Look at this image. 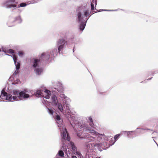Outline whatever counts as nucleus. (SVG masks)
<instances>
[{
    "label": "nucleus",
    "mask_w": 158,
    "mask_h": 158,
    "mask_svg": "<svg viewBox=\"0 0 158 158\" xmlns=\"http://www.w3.org/2000/svg\"><path fill=\"white\" fill-rule=\"evenodd\" d=\"M101 143H94V147H96L97 148L99 149L100 147H102Z\"/></svg>",
    "instance_id": "nucleus-25"
},
{
    "label": "nucleus",
    "mask_w": 158,
    "mask_h": 158,
    "mask_svg": "<svg viewBox=\"0 0 158 158\" xmlns=\"http://www.w3.org/2000/svg\"><path fill=\"white\" fill-rule=\"evenodd\" d=\"M55 90L53 91V92H56V91H58L60 94V97L62 99L64 103L65 109L66 108V104H68L67 103L70 101L69 98L67 97L64 94H62L63 91V89L62 84L59 82H58L56 83V84L54 88Z\"/></svg>",
    "instance_id": "nucleus-8"
},
{
    "label": "nucleus",
    "mask_w": 158,
    "mask_h": 158,
    "mask_svg": "<svg viewBox=\"0 0 158 158\" xmlns=\"http://www.w3.org/2000/svg\"><path fill=\"white\" fill-rule=\"evenodd\" d=\"M38 2V1L36 0H35V1H34H34H32L31 2V3H37V2Z\"/></svg>",
    "instance_id": "nucleus-38"
},
{
    "label": "nucleus",
    "mask_w": 158,
    "mask_h": 158,
    "mask_svg": "<svg viewBox=\"0 0 158 158\" xmlns=\"http://www.w3.org/2000/svg\"><path fill=\"white\" fill-rule=\"evenodd\" d=\"M152 78V77H151V78H150L148 79H147V80H151Z\"/></svg>",
    "instance_id": "nucleus-40"
},
{
    "label": "nucleus",
    "mask_w": 158,
    "mask_h": 158,
    "mask_svg": "<svg viewBox=\"0 0 158 158\" xmlns=\"http://www.w3.org/2000/svg\"><path fill=\"white\" fill-rule=\"evenodd\" d=\"M116 141H114H114L112 140L110 141L109 144V145L110 146H112V145H113L114 143H115Z\"/></svg>",
    "instance_id": "nucleus-30"
},
{
    "label": "nucleus",
    "mask_w": 158,
    "mask_h": 158,
    "mask_svg": "<svg viewBox=\"0 0 158 158\" xmlns=\"http://www.w3.org/2000/svg\"><path fill=\"white\" fill-rule=\"evenodd\" d=\"M17 3L15 0H5L2 2L1 5L2 7L6 8H13V10L17 11L19 9L17 7Z\"/></svg>",
    "instance_id": "nucleus-10"
},
{
    "label": "nucleus",
    "mask_w": 158,
    "mask_h": 158,
    "mask_svg": "<svg viewBox=\"0 0 158 158\" xmlns=\"http://www.w3.org/2000/svg\"><path fill=\"white\" fill-rule=\"evenodd\" d=\"M48 63L44 59V56L42 54L38 58H33L31 60L32 66L34 68L40 67L41 64L43 62Z\"/></svg>",
    "instance_id": "nucleus-12"
},
{
    "label": "nucleus",
    "mask_w": 158,
    "mask_h": 158,
    "mask_svg": "<svg viewBox=\"0 0 158 158\" xmlns=\"http://www.w3.org/2000/svg\"><path fill=\"white\" fill-rule=\"evenodd\" d=\"M61 52H59L57 48H55L51 49L50 51H47L43 53L42 55L44 56V59L46 62H48L49 61L53 59L55 56L58 53L60 54Z\"/></svg>",
    "instance_id": "nucleus-9"
},
{
    "label": "nucleus",
    "mask_w": 158,
    "mask_h": 158,
    "mask_svg": "<svg viewBox=\"0 0 158 158\" xmlns=\"http://www.w3.org/2000/svg\"><path fill=\"white\" fill-rule=\"evenodd\" d=\"M18 54L20 57H22L23 56L24 53L22 51H19L18 52Z\"/></svg>",
    "instance_id": "nucleus-27"
},
{
    "label": "nucleus",
    "mask_w": 158,
    "mask_h": 158,
    "mask_svg": "<svg viewBox=\"0 0 158 158\" xmlns=\"http://www.w3.org/2000/svg\"><path fill=\"white\" fill-rule=\"evenodd\" d=\"M91 2L93 3L94 4L95 3V6L97 5V1L96 0H92V1Z\"/></svg>",
    "instance_id": "nucleus-36"
},
{
    "label": "nucleus",
    "mask_w": 158,
    "mask_h": 158,
    "mask_svg": "<svg viewBox=\"0 0 158 158\" xmlns=\"http://www.w3.org/2000/svg\"><path fill=\"white\" fill-rule=\"evenodd\" d=\"M64 131L61 132L62 137L61 139V145L63 150L67 155V157H69V156L68 154L70 155L71 152H70L69 148H67L66 143V140L69 141L70 140V138L67 133L66 129L65 128H64Z\"/></svg>",
    "instance_id": "nucleus-7"
},
{
    "label": "nucleus",
    "mask_w": 158,
    "mask_h": 158,
    "mask_svg": "<svg viewBox=\"0 0 158 158\" xmlns=\"http://www.w3.org/2000/svg\"><path fill=\"white\" fill-rule=\"evenodd\" d=\"M4 91V89H3L1 91V95L0 96V102L4 101L1 100L3 99V98H2V95H3V93Z\"/></svg>",
    "instance_id": "nucleus-29"
},
{
    "label": "nucleus",
    "mask_w": 158,
    "mask_h": 158,
    "mask_svg": "<svg viewBox=\"0 0 158 158\" xmlns=\"http://www.w3.org/2000/svg\"><path fill=\"white\" fill-rule=\"evenodd\" d=\"M154 142H155L156 143V144H157V143H156V141H155L154 140Z\"/></svg>",
    "instance_id": "nucleus-43"
},
{
    "label": "nucleus",
    "mask_w": 158,
    "mask_h": 158,
    "mask_svg": "<svg viewBox=\"0 0 158 158\" xmlns=\"http://www.w3.org/2000/svg\"><path fill=\"white\" fill-rule=\"evenodd\" d=\"M100 158V157H98V158Z\"/></svg>",
    "instance_id": "nucleus-46"
},
{
    "label": "nucleus",
    "mask_w": 158,
    "mask_h": 158,
    "mask_svg": "<svg viewBox=\"0 0 158 158\" xmlns=\"http://www.w3.org/2000/svg\"><path fill=\"white\" fill-rule=\"evenodd\" d=\"M15 23L14 18H10L7 23V24L9 27H12L15 25Z\"/></svg>",
    "instance_id": "nucleus-18"
},
{
    "label": "nucleus",
    "mask_w": 158,
    "mask_h": 158,
    "mask_svg": "<svg viewBox=\"0 0 158 158\" xmlns=\"http://www.w3.org/2000/svg\"><path fill=\"white\" fill-rule=\"evenodd\" d=\"M151 131H153V130H151Z\"/></svg>",
    "instance_id": "nucleus-44"
},
{
    "label": "nucleus",
    "mask_w": 158,
    "mask_h": 158,
    "mask_svg": "<svg viewBox=\"0 0 158 158\" xmlns=\"http://www.w3.org/2000/svg\"><path fill=\"white\" fill-rule=\"evenodd\" d=\"M13 60L14 61V62L15 63L17 62V56L15 55H13L12 56Z\"/></svg>",
    "instance_id": "nucleus-32"
},
{
    "label": "nucleus",
    "mask_w": 158,
    "mask_h": 158,
    "mask_svg": "<svg viewBox=\"0 0 158 158\" xmlns=\"http://www.w3.org/2000/svg\"><path fill=\"white\" fill-rule=\"evenodd\" d=\"M137 129H140L141 130H150V129H148L140 128H137Z\"/></svg>",
    "instance_id": "nucleus-37"
},
{
    "label": "nucleus",
    "mask_w": 158,
    "mask_h": 158,
    "mask_svg": "<svg viewBox=\"0 0 158 158\" xmlns=\"http://www.w3.org/2000/svg\"><path fill=\"white\" fill-rule=\"evenodd\" d=\"M27 6V4L26 3L24 2H22L21 3H20L18 6H17V7H18V8L21 7H24Z\"/></svg>",
    "instance_id": "nucleus-26"
},
{
    "label": "nucleus",
    "mask_w": 158,
    "mask_h": 158,
    "mask_svg": "<svg viewBox=\"0 0 158 158\" xmlns=\"http://www.w3.org/2000/svg\"><path fill=\"white\" fill-rule=\"evenodd\" d=\"M2 51L5 53H9L10 54H13L14 52V51L12 49H7L5 48L2 49Z\"/></svg>",
    "instance_id": "nucleus-21"
},
{
    "label": "nucleus",
    "mask_w": 158,
    "mask_h": 158,
    "mask_svg": "<svg viewBox=\"0 0 158 158\" xmlns=\"http://www.w3.org/2000/svg\"><path fill=\"white\" fill-rule=\"evenodd\" d=\"M31 91L27 89H24L23 91H19L18 90L14 89L12 91V94H8L4 90L3 97H6V100L13 101H19L28 98L30 97L29 94Z\"/></svg>",
    "instance_id": "nucleus-1"
},
{
    "label": "nucleus",
    "mask_w": 158,
    "mask_h": 158,
    "mask_svg": "<svg viewBox=\"0 0 158 158\" xmlns=\"http://www.w3.org/2000/svg\"><path fill=\"white\" fill-rule=\"evenodd\" d=\"M79 124L80 125H77V126L78 127L79 126H80V127H81V128L83 127L86 128L85 131H86L89 132L92 135H95V136H98V137L97 138V139L98 141L99 142L107 140L108 139V137L107 136L105 135L104 134H100L94 130L89 129L88 125L86 124H84L83 125H81L80 123Z\"/></svg>",
    "instance_id": "nucleus-4"
},
{
    "label": "nucleus",
    "mask_w": 158,
    "mask_h": 158,
    "mask_svg": "<svg viewBox=\"0 0 158 158\" xmlns=\"http://www.w3.org/2000/svg\"><path fill=\"white\" fill-rule=\"evenodd\" d=\"M69 110L70 113L69 114H64L66 115L68 117H69V116L71 117V118L72 122L70 121V123L72 126V127L73 128L75 131L76 132V133L77 134V132H78V133L82 132V130L85 131L86 128H85L84 127H83L81 128V127H80V126H79L78 127L77 126V125H79L78 124L80 123L82 125H83V124H85V123H83L82 121L80 122H78L76 120V117L75 116H71L70 115V110Z\"/></svg>",
    "instance_id": "nucleus-6"
},
{
    "label": "nucleus",
    "mask_w": 158,
    "mask_h": 158,
    "mask_svg": "<svg viewBox=\"0 0 158 158\" xmlns=\"http://www.w3.org/2000/svg\"><path fill=\"white\" fill-rule=\"evenodd\" d=\"M47 110L49 114L52 115H53L54 111L52 109L48 107H47Z\"/></svg>",
    "instance_id": "nucleus-24"
},
{
    "label": "nucleus",
    "mask_w": 158,
    "mask_h": 158,
    "mask_svg": "<svg viewBox=\"0 0 158 158\" xmlns=\"http://www.w3.org/2000/svg\"><path fill=\"white\" fill-rule=\"evenodd\" d=\"M53 94L51 96V100L52 104L53 106H56L58 109L63 114H68L70 113L69 106V104H66V108L65 109L64 105H62L61 104L58 102V100L56 94L57 95L58 92L56 93V92H53Z\"/></svg>",
    "instance_id": "nucleus-3"
},
{
    "label": "nucleus",
    "mask_w": 158,
    "mask_h": 158,
    "mask_svg": "<svg viewBox=\"0 0 158 158\" xmlns=\"http://www.w3.org/2000/svg\"><path fill=\"white\" fill-rule=\"evenodd\" d=\"M7 55L8 56H10V55Z\"/></svg>",
    "instance_id": "nucleus-45"
},
{
    "label": "nucleus",
    "mask_w": 158,
    "mask_h": 158,
    "mask_svg": "<svg viewBox=\"0 0 158 158\" xmlns=\"http://www.w3.org/2000/svg\"><path fill=\"white\" fill-rule=\"evenodd\" d=\"M90 14V11L87 10L84 11L83 16H81L80 12L78 14V21L80 25L79 29L81 31H82L85 29L87 21L89 17L87 19V17Z\"/></svg>",
    "instance_id": "nucleus-5"
},
{
    "label": "nucleus",
    "mask_w": 158,
    "mask_h": 158,
    "mask_svg": "<svg viewBox=\"0 0 158 158\" xmlns=\"http://www.w3.org/2000/svg\"><path fill=\"white\" fill-rule=\"evenodd\" d=\"M120 135V134H117L115 135L114 137V139L115 140L114 141H116V140H117Z\"/></svg>",
    "instance_id": "nucleus-31"
},
{
    "label": "nucleus",
    "mask_w": 158,
    "mask_h": 158,
    "mask_svg": "<svg viewBox=\"0 0 158 158\" xmlns=\"http://www.w3.org/2000/svg\"><path fill=\"white\" fill-rule=\"evenodd\" d=\"M88 119L89 120V121L90 122L93 121L92 118L91 116L88 117Z\"/></svg>",
    "instance_id": "nucleus-35"
},
{
    "label": "nucleus",
    "mask_w": 158,
    "mask_h": 158,
    "mask_svg": "<svg viewBox=\"0 0 158 158\" xmlns=\"http://www.w3.org/2000/svg\"><path fill=\"white\" fill-rule=\"evenodd\" d=\"M102 11H117V10H101Z\"/></svg>",
    "instance_id": "nucleus-34"
},
{
    "label": "nucleus",
    "mask_w": 158,
    "mask_h": 158,
    "mask_svg": "<svg viewBox=\"0 0 158 158\" xmlns=\"http://www.w3.org/2000/svg\"><path fill=\"white\" fill-rule=\"evenodd\" d=\"M101 144L102 148L103 147H104L106 148H108L110 146L109 144L106 142H103Z\"/></svg>",
    "instance_id": "nucleus-23"
},
{
    "label": "nucleus",
    "mask_w": 158,
    "mask_h": 158,
    "mask_svg": "<svg viewBox=\"0 0 158 158\" xmlns=\"http://www.w3.org/2000/svg\"><path fill=\"white\" fill-rule=\"evenodd\" d=\"M67 45L66 41L64 39L59 40L56 43V45L59 52L62 53L63 50L66 48Z\"/></svg>",
    "instance_id": "nucleus-13"
},
{
    "label": "nucleus",
    "mask_w": 158,
    "mask_h": 158,
    "mask_svg": "<svg viewBox=\"0 0 158 158\" xmlns=\"http://www.w3.org/2000/svg\"><path fill=\"white\" fill-rule=\"evenodd\" d=\"M155 131H154V132H153V133H152V134H153L154 133H155Z\"/></svg>",
    "instance_id": "nucleus-42"
},
{
    "label": "nucleus",
    "mask_w": 158,
    "mask_h": 158,
    "mask_svg": "<svg viewBox=\"0 0 158 158\" xmlns=\"http://www.w3.org/2000/svg\"><path fill=\"white\" fill-rule=\"evenodd\" d=\"M71 148L72 149V152L74 153L77 151V148L75 146L74 143L73 142H70V143Z\"/></svg>",
    "instance_id": "nucleus-19"
},
{
    "label": "nucleus",
    "mask_w": 158,
    "mask_h": 158,
    "mask_svg": "<svg viewBox=\"0 0 158 158\" xmlns=\"http://www.w3.org/2000/svg\"><path fill=\"white\" fill-rule=\"evenodd\" d=\"M123 132L124 133V134L127 135L128 138H133L135 136H135V131H124Z\"/></svg>",
    "instance_id": "nucleus-15"
},
{
    "label": "nucleus",
    "mask_w": 158,
    "mask_h": 158,
    "mask_svg": "<svg viewBox=\"0 0 158 158\" xmlns=\"http://www.w3.org/2000/svg\"><path fill=\"white\" fill-rule=\"evenodd\" d=\"M74 154L77 155L78 157H81V156H82V155L81 153L78 151H77L76 152H74L73 153Z\"/></svg>",
    "instance_id": "nucleus-28"
},
{
    "label": "nucleus",
    "mask_w": 158,
    "mask_h": 158,
    "mask_svg": "<svg viewBox=\"0 0 158 158\" xmlns=\"http://www.w3.org/2000/svg\"><path fill=\"white\" fill-rule=\"evenodd\" d=\"M44 93H45V96L44 95H42L43 93H42L41 90H37L33 95H34L35 94V96L37 97H43L47 99H49L51 95V92L48 90H46Z\"/></svg>",
    "instance_id": "nucleus-14"
},
{
    "label": "nucleus",
    "mask_w": 158,
    "mask_h": 158,
    "mask_svg": "<svg viewBox=\"0 0 158 158\" xmlns=\"http://www.w3.org/2000/svg\"><path fill=\"white\" fill-rule=\"evenodd\" d=\"M99 94H102V93L101 92H99Z\"/></svg>",
    "instance_id": "nucleus-41"
},
{
    "label": "nucleus",
    "mask_w": 158,
    "mask_h": 158,
    "mask_svg": "<svg viewBox=\"0 0 158 158\" xmlns=\"http://www.w3.org/2000/svg\"><path fill=\"white\" fill-rule=\"evenodd\" d=\"M86 124L88 125V127L89 129L93 130V129H94V125L93 123V121L89 122V126L91 127H89V125L87 124L86 123Z\"/></svg>",
    "instance_id": "nucleus-22"
},
{
    "label": "nucleus",
    "mask_w": 158,
    "mask_h": 158,
    "mask_svg": "<svg viewBox=\"0 0 158 158\" xmlns=\"http://www.w3.org/2000/svg\"><path fill=\"white\" fill-rule=\"evenodd\" d=\"M91 10H93L94 9V4L92 2L91 3Z\"/></svg>",
    "instance_id": "nucleus-33"
},
{
    "label": "nucleus",
    "mask_w": 158,
    "mask_h": 158,
    "mask_svg": "<svg viewBox=\"0 0 158 158\" xmlns=\"http://www.w3.org/2000/svg\"><path fill=\"white\" fill-rule=\"evenodd\" d=\"M35 68L34 72L36 75H40L43 73V69L42 68L39 67Z\"/></svg>",
    "instance_id": "nucleus-17"
},
{
    "label": "nucleus",
    "mask_w": 158,
    "mask_h": 158,
    "mask_svg": "<svg viewBox=\"0 0 158 158\" xmlns=\"http://www.w3.org/2000/svg\"><path fill=\"white\" fill-rule=\"evenodd\" d=\"M15 22V23H22V20L21 18V16H19L17 17L14 18Z\"/></svg>",
    "instance_id": "nucleus-20"
},
{
    "label": "nucleus",
    "mask_w": 158,
    "mask_h": 158,
    "mask_svg": "<svg viewBox=\"0 0 158 158\" xmlns=\"http://www.w3.org/2000/svg\"><path fill=\"white\" fill-rule=\"evenodd\" d=\"M72 158H77V157L75 156H72Z\"/></svg>",
    "instance_id": "nucleus-39"
},
{
    "label": "nucleus",
    "mask_w": 158,
    "mask_h": 158,
    "mask_svg": "<svg viewBox=\"0 0 158 158\" xmlns=\"http://www.w3.org/2000/svg\"><path fill=\"white\" fill-rule=\"evenodd\" d=\"M56 123L58 124V126L59 127V128L61 129V127H62L63 124H62V122L60 121V118L59 115L57 114L56 115L55 118Z\"/></svg>",
    "instance_id": "nucleus-16"
},
{
    "label": "nucleus",
    "mask_w": 158,
    "mask_h": 158,
    "mask_svg": "<svg viewBox=\"0 0 158 158\" xmlns=\"http://www.w3.org/2000/svg\"><path fill=\"white\" fill-rule=\"evenodd\" d=\"M82 132H77V135L80 139H86L88 141L87 142H85V147L86 154H87L93 150L94 147V143H89V142L94 141L95 139V137L91 136L88 133L85 134L83 136H81Z\"/></svg>",
    "instance_id": "nucleus-2"
},
{
    "label": "nucleus",
    "mask_w": 158,
    "mask_h": 158,
    "mask_svg": "<svg viewBox=\"0 0 158 158\" xmlns=\"http://www.w3.org/2000/svg\"><path fill=\"white\" fill-rule=\"evenodd\" d=\"M14 64L16 67V70L9 79V81H14V82L12 83L13 84H19V83L20 82V81L19 79H17V77L19 72V70L20 68V64L19 62H18L14 63Z\"/></svg>",
    "instance_id": "nucleus-11"
}]
</instances>
